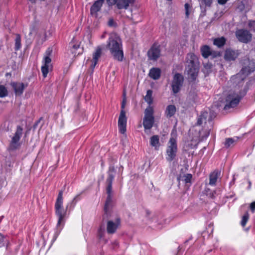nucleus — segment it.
<instances>
[{
	"instance_id": "1",
	"label": "nucleus",
	"mask_w": 255,
	"mask_h": 255,
	"mask_svg": "<svg viewBox=\"0 0 255 255\" xmlns=\"http://www.w3.org/2000/svg\"><path fill=\"white\" fill-rule=\"evenodd\" d=\"M212 119L210 114H209L208 112H203L200 115L198 119L197 124L201 125L204 124L205 126L202 129H199L198 135H195V141L193 144L194 147L196 146L199 141L206 138L209 135L211 128L213 127Z\"/></svg>"
},
{
	"instance_id": "2",
	"label": "nucleus",
	"mask_w": 255,
	"mask_h": 255,
	"mask_svg": "<svg viewBox=\"0 0 255 255\" xmlns=\"http://www.w3.org/2000/svg\"><path fill=\"white\" fill-rule=\"evenodd\" d=\"M106 48L110 50L113 58L122 61L124 58L122 42L120 36L116 33L111 34Z\"/></svg>"
},
{
	"instance_id": "3",
	"label": "nucleus",
	"mask_w": 255,
	"mask_h": 255,
	"mask_svg": "<svg viewBox=\"0 0 255 255\" xmlns=\"http://www.w3.org/2000/svg\"><path fill=\"white\" fill-rule=\"evenodd\" d=\"M116 173V169L114 166H111L108 172V177L106 179V184L107 185L106 191L108 194L107 198L105 203L104 215V218H108V213L109 212V207L112 202V182Z\"/></svg>"
},
{
	"instance_id": "4",
	"label": "nucleus",
	"mask_w": 255,
	"mask_h": 255,
	"mask_svg": "<svg viewBox=\"0 0 255 255\" xmlns=\"http://www.w3.org/2000/svg\"><path fill=\"white\" fill-rule=\"evenodd\" d=\"M126 94L124 91L123 93V99L122 103V110L120 113L118 120V127L120 132L122 134H125L126 132V126L127 119L126 116V112L124 108L126 104Z\"/></svg>"
},
{
	"instance_id": "5",
	"label": "nucleus",
	"mask_w": 255,
	"mask_h": 255,
	"mask_svg": "<svg viewBox=\"0 0 255 255\" xmlns=\"http://www.w3.org/2000/svg\"><path fill=\"white\" fill-rule=\"evenodd\" d=\"M63 204V192L60 191L59 192L55 205V212L59 217L58 225H59L61 224L66 214V209H64Z\"/></svg>"
},
{
	"instance_id": "6",
	"label": "nucleus",
	"mask_w": 255,
	"mask_h": 255,
	"mask_svg": "<svg viewBox=\"0 0 255 255\" xmlns=\"http://www.w3.org/2000/svg\"><path fill=\"white\" fill-rule=\"evenodd\" d=\"M153 114L154 108L153 106H148L145 109L143 119V125L145 129H149L152 127L154 122Z\"/></svg>"
},
{
	"instance_id": "7",
	"label": "nucleus",
	"mask_w": 255,
	"mask_h": 255,
	"mask_svg": "<svg viewBox=\"0 0 255 255\" xmlns=\"http://www.w3.org/2000/svg\"><path fill=\"white\" fill-rule=\"evenodd\" d=\"M177 152V146L176 139L174 137L170 138L166 148V158L168 161H172L175 159Z\"/></svg>"
},
{
	"instance_id": "8",
	"label": "nucleus",
	"mask_w": 255,
	"mask_h": 255,
	"mask_svg": "<svg viewBox=\"0 0 255 255\" xmlns=\"http://www.w3.org/2000/svg\"><path fill=\"white\" fill-rule=\"evenodd\" d=\"M241 97L238 94L234 92H230V94L227 96L224 102V109L228 110L231 108L236 107L239 103Z\"/></svg>"
},
{
	"instance_id": "9",
	"label": "nucleus",
	"mask_w": 255,
	"mask_h": 255,
	"mask_svg": "<svg viewBox=\"0 0 255 255\" xmlns=\"http://www.w3.org/2000/svg\"><path fill=\"white\" fill-rule=\"evenodd\" d=\"M118 7L119 9H125L130 8L131 12L133 8L137 9L139 6L135 0H118Z\"/></svg>"
},
{
	"instance_id": "10",
	"label": "nucleus",
	"mask_w": 255,
	"mask_h": 255,
	"mask_svg": "<svg viewBox=\"0 0 255 255\" xmlns=\"http://www.w3.org/2000/svg\"><path fill=\"white\" fill-rule=\"evenodd\" d=\"M22 128L20 127H18L10 142L9 148L10 150H14L19 146V140L22 135Z\"/></svg>"
},
{
	"instance_id": "11",
	"label": "nucleus",
	"mask_w": 255,
	"mask_h": 255,
	"mask_svg": "<svg viewBox=\"0 0 255 255\" xmlns=\"http://www.w3.org/2000/svg\"><path fill=\"white\" fill-rule=\"evenodd\" d=\"M197 97V94L195 89H191L187 93L184 104L187 107L193 106L196 102Z\"/></svg>"
},
{
	"instance_id": "12",
	"label": "nucleus",
	"mask_w": 255,
	"mask_h": 255,
	"mask_svg": "<svg viewBox=\"0 0 255 255\" xmlns=\"http://www.w3.org/2000/svg\"><path fill=\"white\" fill-rule=\"evenodd\" d=\"M236 36L238 39L243 43H247L252 39V34L245 29H239L236 31Z\"/></svg>"
},
{
	"instance_id": "13",
	"label": "nucleus",
	"mask_w": 255,
	"mask_h": 255,
	"mask_svg": "<svg viewBox=\"0 0 255 255\" xmlns=\"http://www.w3.org/2000/svg\"><path fill=\"white\" fill-rule=\"evenodd\" d=\"M183 78L180 74H176L173 77L172 83V91L174 93H178L182 85Z\"/></svg>"
},
{
	"instance_id": "14",
	"label": "nucleus",
	"mask_w": 255,
	"mask_h": 255,
	"mask_svg": "<svg viewBox=\"0 0 255 255\" xmlns=\"http://www.w3.org/2000/svg\"><path fill=\"white\" fill-rule=\"evenodd\" d=\"M243 67L241 70L248 75L251 72L254 71L255 68V62L253 60H250L249 58L245 59L243 62Z\"/></svg>"
},
{
	"instance_id": "15",
	"label": "nucleus",
	"mask_w": 255,
	"mask_h": 255,
	"mask_svg": "<svg viewBox=\"0 0 255 255\" xmlns=\"http://www.w3.org/2000/svg\"><path fill=\"white\" fill-rule=\"evenodd\" d=\"M186 62V68L199 66V62L197 57L192 53L188 54Z\"/></svg>"
},
{
	"instance_id": "16",
	"label": "nucleus",
	"mask_w": 255,
	"mask_h": 255,
	"mask_svg": "<svg viewBox=\"0 0 255 255\" xmlns=\"http://www.w3.org/2000/svg\"><path fill=\"white\" fill-rule=\"evenodd\" d=\"M120 225V220L117 218L115 221L110 220L107 222V231L108 234H114Z\"/></svg>"
},
{
	"instance_id": "17",
	"label": "nucleus",
	"mask_w": 255,
	"mask_h": 255,
	"mask_svg": "<svg viewBox=\"0 0 255 255\" xmlns=\"http://www.w3.org/2000/svg\"><path fill=\"white\" fill-rule=\"evenodd\" d=\"M160 55V47L154 44L148 51V56L150 60H156Z\"/></svg>"
},
{
	"instance_id": "18",
	"label": "nucleus",
	"mask_w": 255,
	"mask_h": 255,
	"mask_svg": "<svg viewBox=\"0 0 255 255\" xmlns=\"http://www.w3.org/2000/svg\"><path fill=\"white\" fill-rule=\"evenodd\" d=\"M247 76V74L244 72V70H241L236 75L232 77L231 81L239 86H242L243 81Z\"/></svg>"
},
{
	"instance_id": "19",
	"label": "nucleus",
	"mask_w": 255,
	"mask_h": 255,
	"mask_svg": "<svg viewBox=\"0 0 255 255\" xmlns=\"http://www.w3.org/2000/svg\"><path fill=\"white\" fill-rule=\"evenodd\" d=\"M199 66H193L192 67L186 68V72L188 77L190 80H195L198 74Z\"/></svg>"
},
{
	"instance_id": "20",
	"label": "nucleus",
	"mask_w": 255,
	"mask_h": 255,
	"mask_svg": "<svg viewBox=\"0 0 255 255\" xmlns=\"http://www.w3.org/2000/svg\"><path fill=\"white\" fill-rule=\"evenodd\" d=\"M51 59L47 56L44 59V65L41 67V71L44 77H46L50 69L51 68Z\"/></svg>"
},
{
	"instance_id": "21",
	"label": "nucleus",
	"mask_w": 255,
	"mask_h": 255,
	"mask_svg": "<svg viewBox=\"0 0 255 255\" xmlns=\"http://www.w3.org/2000/svg\"><path fill=\"white\" fill-rule=\"evenodd\" d=\"M101 53L102 48L100 46H98L95 52L93 54V59L89 60V61L91 63L90 67L92 69H93L96 65L101 55Z\"/></svg>"
},
{
	"instance_id": "22",
	"label": "nucleus",
	"mask_w": 255,
	"mask_h": 255,
	"mask_svg": "<svg viewBox=\"0 0 255 255\" xmlns=\"http://www.w3.org/2000/svg\"><path fill=\"white\" fill-rule=\"evenodd\" d=\"M11 85L14 90L16 96H19L22 94L24 88L26 87L22 83H11Z\"/></svg>"
},
{
	"instance_id": "23",
	"label": "nucleus",
	"mask_w": 255,
	"mask_h": 255,
	"mask_svg": "<svg viewBox=\"0 0 255 255\" xmlns=\"http://www.w3.org/2000/svg\"><path fill=\"white\" fill-rule=\"evenodd\" d=\"M239 56V53L237 51H235L230 49L226 50L224 54V58L226 60H235Z\"/></svg>"
},
{
	"instance_id": "24",
	"label": "nucleus",
	"mask_w": 255,
	"mask_h": 255,
	"mask_svg": "<svg viewBox=\"0 0 255 255\" xmlns=\"http://www.w3.org/2000/svg\"><path fill=\"white\" fill-rule=\"evenodd\" d=\"M104 1L99 0L95 2L91 8V14L92 16L97 17V12L99 11L103 5Z\"/></svg>"
},
{
	"instance_id": "25",
	"label": "nucleus",
	"mask_w": 255,
	"mask_h": 255,
	"mask_svg": "<svg viewBox=\"0 0 255 255\" xmlns=\"http://www.w3.org/2000/svg\"><path fill=\"white\" fill-rule=\"evenodd\" d=\"M201 51L202 56L204 58H207L210 55H213V57L216 56L218 54L216 52L212 53L210 47L207 45H205L201 47Z\"/></svg>"
},
{
	"instance_id": "26",
	"label": "nucleus",
	"mask_w": 255,
	"mask_h": 255,
	"mask_svg": "<svg viewBox=\"0 0 255 255\" xmlns=\"http://www.w3.org/2000/svg\"><path fill=\"white\" fill-rule=\"evenodd\" d=\"M150 144L154 149L158 150L160 146L159 136L157 135L152 136L150 138Z\"/></svg>"
},
{
	"instance_id": "27",
	"label": "nucleus",
	"mask_w": 255,
	"mask_h": 255,
	"mask_svg": "<svg viewBox=\"0 0 255 255\" xmlns=\"http://www.w3.org/2000/svg\"><path fill=\"white\" fill-rule=\"evenodd\" d=\"M161 71L159 68H152L150 70L149 76L154 80L158 79L160 77Z\"/></svg>"
},
{
	"instance_id": "28",
	"label": "nucleus",
	"mask_w": 255,
	"mask_h": 255,
	"mask_svg": "<svg viewBox=\"0 0 255 255\" xmlns=\"http://www.w3.org/2000/svg\"><path fill=\"white\" fill-rule=\"evenodd\" d=\"M176 111V109L174 105H169L166 107L165 115L167 118H170L175 114Z\"/></svg>"
},
{
	"instance_id": "29",
	"label": "nucleus",
	"mask_w": 255,
	"mask_h": 255,
	"mask_svg": "<svg viewBox=\"0 0 255 255\" xmlns=\"http://www.w3.org/2000/svg\"><path fill=\"white\" fill-rule=\"evenodd\" d=\"M192 176L190 174H186L183 175H180V176L178 177L177 179L179 182L181 181L184 182L185 183H190L191 182V180L192 179Z\"/></svg>"
},
{
	"instance_id": "30",
	"label": "nucleus",
	"mask_w": 255,
	"mask_h": 255,
	"mask_svg": "<svg viewBox=\"0 0 255 255\" xmlns=\"http://www.w3.org/2000/svg\"><path fill=\"white\" fill-rule=\"evenodd\" d=\"M220 173L218 171H214L210 175L209 184L211 185H215L217 180L218 178Z\"/></svg>"
},
{
	"instance_id": "31",
	"label": "nucleus",
	"mask_w": 255,
	"mask_h": 255,
	"mask_svg": "<svg viewBox=\"0 0 255 255\" xmlns=\"http://www.w3.org/2000/svg\"><path fill=\"white\" fill-rule=\"evenodd\" d=\"M152 91L151 90H148L147 91L146 95L144 97V99L145 102H146L149 106H151V104L153 102V97H152Z\"/></svg>"
},
{
	"instance_id": "32",
	"label": "nucleus",
	"mask_w": 255,
	"mask_h": 255,
	"mask_svg": "<svg viewBox=\"0 0 255 255\" xmlns=\"http://www.w3.org/2000/svg\"><path fill=\"white\" fill-rule=\"evenodd\" d=\"M226 42V39L224 37L216 38L214 40V44L218 47L223 46Z\"/></svg>"
},
{
	"instance_id": "33",
	"label": "nucleus",
	"mask_w": 255,
	"mask_h": 255,
	"mask_svg": "<svg viewBox=\"0 0 255 255\" xmlns=\"http://www.w3.org/2000/svg\"><path fill=\"white\" fill-rule=\"evenodd\" d=\"M21 47V38L19 34L16 35V37L15 39V50H18L20 49Z\"/></svg>"
},
{
	"instance_id": "34",
	"label": "nucleus",
	"mask_w": 255,
	"mask_h": 255,
	"mask_svg": "<svg viewBox=\"0 0 255 255\" xmlns=\"http://www.w3.org/2000/svg\"><path fill=\"white\" fill-rule=\"evenodd\" d=\"M8 94V91L6 88L2 86H0V97L3 98L6 97Z\"/></svg>"
},
{
	"instance_id": "35",
	"label": "nucleus",
	"mask_w": 255,
	"mask_h": 255,
	"mask_svg": "<svg viewBox=\"0 0 255 255\" xmlns=\"http://www.w3.org/2000/svg\"><path fill=\"white\" fill-rule=\"evenodd\" d=\"M195 139V137L194 136L191 140V143H190L189 142L186 143L184 147V149L186 151H189L190 149H192L195 148L196 146L194 147L193 146V144L195 141L194 139Z\"/></svg>"
},
{
	"instance_id": "36",
	"label": "nucleus",
	"mask_w": 255,
	"mask_h": 255,
	"mask_svg": "<svg viewBox=\"0 0 255 255\" xmlns=\"http://www.w3.org/2000/svg\"><path fill=\"white\" fill-rule=\"evenodd\" d=\"M235 140L232 138H229L226 139L225 145L227 147H229L234 145L235 142Z\"/></svg>"
},
{
	"instance_id": "37",
	"label": "nucleus",
	"mask_w": 255,
	"mask_h": 255,
	"mask_svg": "<svg viewBox=\"0 0 255 255\" xmlns=\"http://www.w3.org/2000/svg\"><path fill=\"white\" fill-rule=\"evenodd\" d=\"M249 215L248 213H246L243 217L242 220L241 221V225L243 227H245L248 219Z\"/></svg>"
},
{
	"instance_id": "38",
	"label": "nucleus",
	"mask_w": 255,
	"mask_h": 255,
	"mask_svg": "<svg viewBox=\"0 0 255 255\" xmlns=\"http://www.w3.org/2000/svg\"><path fill=\"white\" fill-rule=\"evenodd\" d=\"M108 25L112 27H116L117 26V23L113 18H110L108 21Z\"/></svg>"
},
{
	"instance_id": "39",
	"label": "nucleus",
	"mask_w": 255,
	"mask_h": 255,
	"mask_svg": "<svg viewBox=\"0 0 255 255\" xmlns=\"http://www.w3.org/2000/svg\"><path fill=\"white\" fill-rule=\"evenodd\" d=\"M185 14L187 17H189V15L190 13V6L188 3H185Z\"/></svg>"
},
{
	"instance_id": "40",
	"label": "nucleus",
	"mask_w": 255,
	"mask_h": 255,
	"mask_svg": "<svg viewBox=\"0 0 255 255\" xmlns=\"http://www.w3.org/2000/svg\"><path fill=\"white\" fill-rule=\"evenodd\" d=\"M201 1L202 4L210 6L212 3L213 0H201Z\"/></svg>"
},
{
	"instance_id": "41",
	"label": "nucleus",
	"mask_w": 255,
	"mask_h": 255,
	"mask_svg": "<svg viewBox=\"0 0 255 255\" xmlns=\"http://www.w3.org/2000/svg\"><path fill=\"white\" fill-rule=\"evenodd\" d=\"M71 44L72 45V48L76 50V49H78L80 47V43L78 42H75V41L74 40H73L71 42Z\"/></svg>"
},
{
	"instance_id": "42",
	"label": "nucleus",
	"mask_w": 255,
	"mask_h": 255,
	"mask_svg": "<svg viewBox=\"0 0 255 255\" xmlns=\"http://www.w3.org/2000/svg\"><path fill=\"white\" fill-rule=\"evenodd\" d=\"M104 228L101 227L99 230H98V234H99V236L100 237V238H102L103 236V234L104 233Z\"/></svg>"
},
{
	"instance_id": "43",
	"label": "nucleus",
	"mask_w": 255,
	"mask_h": 255,
	"mask_svg": "<svg viewBox=\"0 0 255 255\" xmlns=\"http://www.w3.org/2000/svg\"><path fill=\"white\" fill-rule=\"evenodd\" d=\"M249 26L250 28H252L255 31V21H250L249 22Z\"/></svg>"
},
{
	"instance_id": "44",
	"label": "nucleus",
	"mask_w": 255,
	"mask_h": 255,
	"mask_svg": "<svg viewBox=\"0 0 255 255\" xmlns=\"http://www.w3.org/2000/svg\"><path fill=\"white\" fill-rule=\"evenodd\" d=\"M4 239L3 236L0 234V247L4 246Z\"/></svg>"
},
{
	"instance_id": "45",
	"label": "nucleus",
	"mask_w": 255,
	"mask_h": 255,
	"mask_svg": "<svg viewBox=\"0 0 255 255\" xmlns=\"http://www.w3.org/2000/svg\"><path fill=\"white\" fill-rule=\"evenodd\" d=\"M204 68L208 72L212 68V65L211 64L207 63L204 65Z\"/></svg>"
},
{
	"instance_id": "46",
	"label": "nucleus",
	"mask_w": 255,
	"mask_h": 255,
	"mask_svg": "<svg viewBox=\"0 0 255 255\" xmlns=\"http://www.w3.org/2000/svg\"><path fill=\"white\" fill-rule=\"evenodd\" d=\"M107 2L111 5L117 3V5L118 6V0H107Z\"/></svg>"
},
{
	"instance_id": "47",
	"label": "nucleus",
	"mask_w": 255,
	"mask_h": 255,
	"mask_svg": "<svg viewBox=\"0 0 255 255\" xmlns=\"http://www.w3.org/2000/svg\"><path fill=\"white\" fill-rule=\"evenodd\" d=\"M250 209L252 210V211L253 212H254L255 211V201L252 202L250 204Z\"/></svg>"
},
{
	"instance_id": "48",
	"label": "nucleus",
	"mask_w": 255,
	"mask_h": 255,
	"mask_svg": "<svg viewBox=\"0 0 255 255\" xmlns=\"http://www.w3.org/2000/svg\"><path fill=\"white\" fill-rule=\"evenodd\" d=\"M228 0H218L219 3L221 4H224Z\"/></svg>"
},
{
	"instance_id": "49",
	"label": "nucleus",
	"mask_w": 255,
	"mask_h": 255,
	"mask_svg": "<svg viewBox=\"0 0 255 255\" xmlns=\"http://www.w3.org/2000/svg\"><path fill=\"white\" fill-rule=\"evenodd\" d=\"M251 7V5H249L246 8L244 7V9L246 10V11H247L250 9Z\"/></svg>"
},
{
	"instance_id": "50",
	"label": "nucleus",
	"mask_w": 255,
	"mask_h": 255,
	"mask_svg": "<svg viewBox=\"0 0 255 255\" xmlns=\"http://www.w3.org/2000/svg\"><path fill=\"white\" fill-rule=\"evenodd\" d=\"M6 125H7V130H9V123H5L4 126H5Z\"/></svg>"
},
{
	"instance_id": "51",
	"label": "nucleus",
	"mask_w": 255,
	"mask_h": 255,
	"mask_svg": "<svg viewBox=\"0 0 255 255\" xmlns=\"http://www.w3.org/2000/svg\"><path fill=\"white\" fill-rule=\"evenodd\" d=\"M31 3H35L36 0H29Z\"/></svg>"
},
{
	"instance_id": "52",
	"label": "nucleus",
	"mask_w": 255,
	"mask_h": 255,
	"mask_svg": "<svg viewBox=\"0 0 255 255\" xmlns=\"http://www.w3.org/2000/svg\"><path fill=\"white\" fill-rule=\"evenodd\" d=\"M243 4H242V5H240V6H239V8H240V9H241V10H243Z\"/></svg>"
},
{
	"instance_id": "53",
	"label": "nucleus",
	"mask_w": 255,
	"mask_h": 255,
	"mask_svg": "<svg viewBox=\"0 0 255 255\" xmlns=\"http://www.w3.org/2000/svg\"><path fill=\"white\" fill-rule=\"evenodd\" d=\"M38 122H37V123H36L34 126V127L35 128L36 126L37 125Z\"/></svg>"
}]
</instances>
